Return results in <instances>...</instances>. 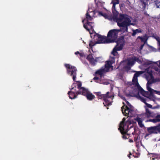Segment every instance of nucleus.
Returning a JSON list of instances; mask_svg holds the SVG:
<instances>
[{
	"instance_id": "obj_1",
	"label": "nucleus",
	"mask_w": 160,
	"mask_h": 160,
	"mask_svg": "<svg viewBox=\"0 0 160 160\" xmlns=\"http://www.w3.org/2000/svg\"><path fill=\"white\" fill-rule=\"evenodd\" d=\"M115 19L120 29H113L108 32L107 38L110 43L114 42L118 37V32L122 33L128 32V27L133 24L131 23L130 17L126 14H120L118 18L115 17Z\"/></svg>"
},
{
	"instance_id": "obj_2",
	"label": "nucleus",
	"mask_w": 160,
	"mask_h": 160,
	"mask_svg": "<svg viewBox=\"0 0 160 160\" xmlns=\"http://www.w3.org/2000/svg\"><path fill=\"white\" fill-rule=\"evenodd\" d=\"M95 94L98 96V98L103 99L104 101L103 104L105 106H109L111 105L112 101L109 99H111L112 100L114 97V93L112 92H108L106 93L102 94L101 92H95Z\"/></svg>"
},
{
	"instance_id": "obj_3",
	"label": "nucleus",
	"mask_w": 160,
	"mask_h": 160,
	"mask_svg": "<svg viewBox=\"0 0 160 160\" xmlns=\"http://www.w3.org/2000/svg\"><path fill=\"white\" fill-rule=\"evenodd\" d=\"M76 82L78 83L77 85H76V83H73L72 85V88L70 89H74L75 91H76V88L77 86V88L79 90L76 92V94H82L86 97L87 95L89 92L88 90L84 87H82V84L80 81H77Z\"/></svg>"
},
{
	"instance_id": "obj_4",
	"label": "nucleus",
	"mask_w": 160,
	"mask_h": 160,
	"mask_svg": "<svg viewBox=\"0 0 160 160\" xmlns=\"http://www.w3.org/2000/svg\"><path fill=\"white\" fill-rule=\"evenodd\" d=\"M142 71H139L136 72L134 75L132 79V84L135 86L137 87L138 88H140V91L141 93L143 96H145V95L148 93V92L145 91L140 86L138 82V77L140 75L143 73Z\"/></svg>"
},
{
	"instance_id": "obj_5",
	"label": "nucleus",
	"mask_w": 160,
	"mask_h": 160,
	"mask_svg": "<svg viewBox=\"0 0 160 160\" xmlns=\"http://www.w3.org/2000/svg\"><path fill=\"white\" fill-rule=\"evenodd\" d=\"M65 66L67 69V73L71 76H72L73 80L75 81L76 78V72L77 71L76 67L70 65L69 64H65Z\"/></svg>"
},
{
	"instance_id": "obj_6",
	"label": "nucleus",
	"mask_w": 160,
	"mask_h": 160,
	"mask_svg": "<svg viewBox=\"0 0 160 160\" xmlns=\"http://www.w3.org/2000/svg\"><path fill=\"white\" fill-rule=\"evenodd\" d=\"M125 102L129 107L127 106H123L121 107V109L124 115L125 116H128L129 113H131L134 110L133 107L128 101L126 100Z\"/></svg>"
},
{
	"instance_id": "obj_7",
	"label": "nucleus",
	"mask_w": 160,
	"mask_h": 160,
	"mask_svg": "<svg viewBox=\"0 0 160 160\" xmlns=\"http://www.w3.org/2000/svg\"><path fill=\"white\" fill-rule=\"evenodd\" d=\"M94 38H96V39L97 40L96 42V43H110L109 41H108V39L107 37L102 36L96 33L94 35Z\"/></svg>"
},
{
	"instance_id": "obj_8",
	"label": "nucleus",
	"mask_w": 160,
	"mask_h": 160,
	"mask_svg": "<svg viewBox=\"0 0 160 160\" xmlns=\"http://www.w3.org/2000/svg\"><path fill=\"white\" fill-rule=\"evenodd\" d=\"M125 120L126 118H124L119 124V128L118 129L120 130V132L122 134H125L127 132V131L125 130V129L126 128V124H127L128 122H127L126 123H125Z\"/></svg>"
},
{
	"instance_id": "obj_9",
	"label": "nucleus",
	"mask_w": 160,
	"mask_h": 160,
	"mask_svg": "<svg viewBox=\"0 0 160 160\" xmlns=\"http://www.w3.org/2000/svg\"><path fill=\"white\" fill-rule=\"evenodd\" d=\"M110 61H108L106 62L104 68L105 69L107 72H108L109 71L111 67H112L113 68L112 65L115 62V57H112Z\"/></svg>"
},
{
	"instance_id": "obj_10",
	"label": "nucleus",
	"mask_w": 160,
	"mask_h": 160,
	"mask_svg": "<svg viewBox=\"0 0 160 160\" xmlns=\"http://www.w3.org/2000/svg\"><path fill=\"white\" fill-rule=\"evenodd\" d=\"M147 130L150 134L157 133L160 131V127L158 126L151 127L147 128Z\"/></svg>"
},
{
	"instance_id": "obj_11",
	"label": "nucleus",
	"mask_w": 160,
	"mask_h": 160,
	"mask_svg": "<svg viewBox=\"0 0 160 160\" xmlns=\"http://www.w3.org/2000/svg\"><path fill=\"white\" fill-rule=\"evenodd\" d=\"M87 59L89 61L90 63L94 66L96 64V63L97 62L98 59L101 58H96L95 59L93 58L92 54H89L87 57Z\"/></svg>"
},
{
	"instance_id": "obj_12",
	"label": "nucleus",
	"mask_w": 160,
	"mask_h": 160,
	"mask_svg": "<svg viewBox=\"0 0 160 160\" xmlns=\"http://www.w3.org/2000/svg\"><path fill=\"white\" fill-rule=\"evenodd\" d=\"M122 48V46L121 45L120 46H116L113 49L111 53L114 56L116 57L117 58L119 57V55L117 52V51H120Z\"/></svg>"
},
{
	"instance_id": "obj_13",
	"label": "nucleus",
	"mask_w": 160,
	"mask_h": 160,
	"mask_svg": "<svg viewBox=\"0 0 160 160\" xmlns=\"http://www.w3.org/2000/svg\"><path fill=\"white\" fill-rule=\"evenodd\" d=\"M149 75L151 80H148L147 83V88L148 87H150L149 86L151 84L155 82V81H154L155 80L153 76V75L152 74V73H149Z\"/></svg>"
},
{
	"instance_id": "obj_14",
	"label": "nucleus",
	"mask_w": 160,
	"mask_h": 160,
	"mask_svg": "<svg viewBox=\"0 0 160 160\" xmlns=\"http://www.w3.org/2000/svg\"><path fill=\"white\" fill-rule=\"evenodd\" d=\"M76 92L69 91L68 92V94L69 95V98L71 99H74L77 98V95L78 94H76Z\"/></svg>"
},
{
	"instance_id": "obj_15",
	"label": "nucleus",
	"mask_w": 160,
	"mask_h": 160,
	"mask_svg": "<svg viewBox=\"0 0 160 160\" xmlns=\"http://www.w3.org/2000/svg\"><path fill=\"white\" fill-rule=\"evenodd\" d=\"M106 72H107L104 68L103 67H102L101 69L97 71L95 74L100 75V76L102 75Z\"/></svg>"
},
{
	"instance_id": "obj_16",
	"label": "nucleus",
	"mask_w": 160,
	"mask_h": 160,
	"mask_svg": "<svg viewBox=\"0 0 160 160\" xmlns=\"http://www.w3.org/2000/svg\"><path fill=\"white\" fill-rule=\"evenodd\" d=\"M147 89L148 91L150 92V95L151 96H152L153 95V92H155L156 94H160V92L154 90L151 88L150 87H147Z\"/></svg>"
},
{
	"instance_id": "obj_17",
	"label": "nucleus",
	"mask_w": 160,
	"mask_h": 160,
	"mask_svg": "<svg viewBox=\"0 0 160 160\" xmlns=\"http://www.w3.org/2000/svg\"><path fill=\"white\" fill-rule=\"evenodd\" d=\"M135 120L138 122V125L140 128L144 127V125L142 123V120L141 118L137 117L135 119Z\"/></svg>"
},
{
	"instance_id": "obj_18",
	"label": "nucleus",
	"mask_w": 160,
	"mask_h": 160,
	"mask_svg": "<svg viewBox=\"0 0 160 160\" xmlns=\"http://www.w3.org/2000/svg\"><path fill=\"white\" fill-rule=\"evenodd\" d=\"M142 5V8L144 10L146 8V5H148V2L149 0H140Z\"/></svg>"
},
{
	"instance_id": "obj_19",
	"label": "nucleus",
	"mask_w": 160,
	"mask_h": 160,
	"mask_svg": "<svg viewBox=\"0 0 160 160\" xmlns=\"http://www.w3.org/2000/svg\"><path fill=\"white\" fill-rule=\"evenodd\" d=\"M86 98L88 100L90 101L92 100L95 98V96L92 93H90L89 92L87 95Z\"/></svg>"
},
{
	"instance_id": "obj_20",
	"label": "nucleus",
	"mask_w": 160,
	"mask_h": 160,
	"mask_svg": "<svg viewBox=\"0 0 160 160\" xmlns=\"http://www.w3.org/2000/svg\"><path fill=\"white\" fill-rule=\"evenodd\" d=\"M135 96L137 97L138 99L140 100L142 102L144 103L145 104L147 103L146 102V100L145 98H144L141 97L139 95V93H138L136 95H135Z\"/></svg>"
},
{
	"instance_id": "obj_21",
	"label": "nucleus",
	"mask_w": 160,
	"mask_h": 160,
	"mask_svg": "<svg viewBox=\"0 0 160 160\" xmlns=\"http://www.w3.org/2000/svg\"><path fill=\"white\" fill-rule=\"evenodd\" d=\"M133 32L132 33V36H134L136 34L139 33H141L142 32V31L140 29H137L135 30H132Z\"/></svg>"
},
{
	"instance_id": "obj_22",
	"label": "nucleus",
	"mask_w": 160,
	"mask_h": 160,
	"mask_svg": "<svg viewBox=\"0 0 160 160\" xmlns=\"http://www.w3.org/2000/svg\"><path fill=\"white\" fill-rule=\"evenodd\" d=\"M145 110H146V114L148 117L151 116L152 115V112L149 110L146 107H145Z\"/></svg>"
},
{
	"instance_id": "obj_23",
	"label": "nucleus",
	"mask_w": 160,
	"mask_h": 160,
	"mask_svg": "<svg viewBox=\"0 0 160 160\" xmlns=\"http://www.w3.org/2000/svg\"><path fill=\"white\" fill-rule=\"evenodd\" d=\"M112 3L113 4L112 8H115V5L116 4L119 3V0H114L112 1Z\"/></svg>"
},
{
	"instance_id": "obj_24",
	"label": "nucleus",
	"mask_w": 160,
	"mask_h": 160,
	"mask_svg": "<svg viewBox=\"0 0 160 160\" xmlns=\"http://www.w3.org/2000/svg\"><path fill=\"white\" fill-rule=\"evenodd\" d=\"M86 18L87 19V20L88 21V20L91 21L92 19V18L91 17V16L89 14L88 12H87L86 14Z\"/></svg>"
},
{
	"instance_id": "obj_25",
	"label": "nucleus",
	"mask_w": 160,
	"mask_h": 160,
	"mask_svg": "<svg viewBox=\"0 0 160 160\" xmlns=\"http://www.w3.org/2000/svg\"><path fill=\"white\" fill-rule=\"evenodd\" d=\"M75 54L76 55L78 54L81 57H83L84 56V54L83 52L80 53L78 51L75 52Z\"/></svg>"
},
{
	"instance_id": "obj_26",
	"label": "nucleus",
	"mask_w": 160,
	"mask_h": 160,
	"mask_svg": "<svg viewBox=\"0 0 160 160\" xmlns=\"http://www.w3.org/2000/svg\"><path fill=\"white\" fill-rule=\"evenodd\" d=\"M97 44V43H96V42L94 43L92 41H90L89 45L90 48H92V46H94L96 44Z\"/></svg>"
},
{
	"instance_id": "obj_27",
	"label": "nucleus",
	"mask_w": 160,
	"mask_h": 160,
	"mask_svg": "<svg viewBox=\"0 0 160 160\" xmlns=\"http://www.w3.org/2000/svg\"><path fill=\"white\" fill-rule=\"evenodd\" d=\"M135 62L133 58L131 60H129L128 62V65H133L134 64Z\"/></svg>"
},
{
	"instance_id": "obj_28",
	"label": "nucleus",
	"mask_w": 160,
	"mask_h": 160,
	"mask_svg": "<svg viewBox=\"0 0 160 160\" xmlns=\"http://www.w3.org/2000/svg\"><path fill=\"white\" fill-rule=\"evenodd\" d=\"M154 3L155 5L157 6V8H159V6H160V1L156 0L155 1Z\"/></svg>"
},
{
	"instance_id": "obj_29",
	"label": "nucleus",
	"mask_w": 160,
	"mask_h": 160,
	"mask_svg": "<svg viewBox=\"0 0 160 160\" xmlns=\"http://www.w3.org/2000/svg\"><path fill=\"white\" fill-rule=\"evenodd\" d=\"M138 38L140 39V40H141V41L142 42H145L147 41V39L145 38H143V37H140V36H138Z\"/></svg>"
},
{
	"instance_id": "obj_30",
	"label": "nucleus",
	"mask_w": 160,
	"mask_h": 160,
	"mask_svg": "<svg viewBox=\"0 0 160 160\" xmlns=\"http://www.w3.org/2000/svg\"><path fill=\"white\" fill-rule=\"evenodd\" d=\"M149 121L153 123H156V122H158V119L156 117L155 118L152 119H150Z\"/></svg>"
},
{
	"instance_id": "obj_31",
	"label": "nucleus",
	"mask_w": 160,
	"mask_h": 160,
	"mask_svg": "<svg viewBox=\"0 0 160 160\" xmlns=\"http://www.w3.org/2000/svg\"><path fill=\"white\" fill-rule=\"evenodd\" d=\"M128 125H127V128H126V129H125V130L127 131V132L125 134H122L123 135L122 138H125V139L127 138V137L125 135H124L127 133L128 132V131L129 130V129H128Z\"/></svg>"
},
{
	"instance_id": "obj_32",
	"label": "nucleus",
	"mask_w": 160,
	"mask_h": 160,
	"mask_svg": "<svg viewBox=\"0 0 160 160\" xmlns=\"http://www.w3.org/2000/svg\"><path fill=\"white\" fill-rule=\"evenodd\" d=\"M83 27L84 28L87 30L88 31L89 30V28L88 27V25L87 24V23L83 24Z\"/></svg>"
},
{
	"instance_id": "obj_33",
	"label": "nucleus",
	"mask_w": 160,
	"mask_h": 160,
	"mask_svg": "<svg viewBox=\"0 0 160 160\" xmlns=\"http://www.w3.org/2000/svg\"><path fill=\"white\" fill-rule=\"evenodd\" d=\"M86 23L88 25L90 26L91 28H92V26L91 25V24L92 23V22H89L88 20H87Z\"/></svg>"
},
{
	"instance_id": "obj_34",
	"label": "nucleus",
	"mask_w": 160,
	"mask_h": 160,
	"mask_svg": "<svg viewBox=\"0 0 160 160\" xmlns=\"http://www.w3.org/2000/svg\"><path fill=\"white\" fill-rule=\"evenodd\" d=\"M145 105L147 106V107H148V108H152V106L149 104H148V103H147V102L145 104Z\"/></svg>"
},
{
	"instance_id": "obj_35",
	"label": "nucleus",
	"mask_w": 160,
	"mask_h": 160,
	"mask_svg": "<svg viewBox=\"0 0 160 160\" xmlns=\"http://www.w3.org/2000/svg\"><path fill=\"white\" fill-rule=\"evenodd\" d=\"M118 95L124 101H126V99L125 97L123 96L122 95H120L119 94Z\"/></svg>"
},
{
	"instance_id": "obj_36",
	"label": "nucleus",
	"mask_w": 160,
	"mask_h": 160,
	"mask_svg": "<svg viewBox=\"0 0 160 160\" xmlns=\"http://www.w3.org/2000/svg\"><path fill=\"white\" fill-rule=\"evenodd\" d=\"M152 64L151 62L150 61H148L145 62V64L146 65H148Z\"/></svg>"
},
{
	"instance_id": "obj_37",
	"label": "nucleus",
	"mask_w": 160,
	"mask_h": 160,
	"mask_svg": "<svg viewBox=\"0 0 160 160\" xmlns=\"http://www.w3.org/2000/svg\"><path fill=\"white\" fill-rule=\"evenodd\" d=\"M134 60V61L135 62V61H137V62H138V61H140V60L138 58H137V57H134V58H133Z\"/></svg>"
},
{
	"instance_id": "obj_38",
	"label": "nucleus",
	"mask_w": 160,
	"mask_h": 160,
	"mask_svg": "<svg viewBox=\"0 0 160 160\" xmlns=\"http://www.w3.org/2000/svg\"><path fill=\"white\" fill-rule=\"evenodd\" d=\"M157 118L158 119V122L160 121V114L159 115H158L156 116Z\"/></svg>"
},
{
	"instance_id": "obj_39",
	"label": "nucleus",
	"mask_w": 160,
	"mask_h": 160,
	"mask_svg": "<svg viewBox=\"0 0 160 160\" xmlns=\"http://www.w3.org/2000/svg\"><path fill=\"white\" fill-rule=\"evenodd\" d=\"M98 12L99 15H101L102 16H104L103 13L101 12Z\"/></svg>"
},
{
	"instance_id": "obj_40",
	"label": "nucleus",
	"mask_w": 160,
	"mask_h": 160,
	"mask_svg": "<svg viewBox=\"0 0 160 160\" xmlns=\"http://www.w3.org/2000/svg\"><path fill=\"white\" fill-rule=\"evenodd\" d=\"M138 136H136L135 137H134V141L135 142H137V140H138Z\"/></svg>"
},
{
	"instance_id": "obj_41",
	"label": "nucleus",
	"mask_w": 160,
	"mask_h": 160,
	"mask_svg": "<svg viewBox=\"0 0 160 160\" xmlns=\"http://www.w3.org/2000/svg\"><path fill=\"white\" fill-rule=\"evenodd\" d=\"M99 58H99L98 60V61L97 62H102L101 61L102 60V58L101 57H99Z\"/></svg>"
},
{
	"instance_id": "obj_42",
	"label": "nucleus",
	"mask_w": 160,
	"mask_h": 160,
	"mask_svg": "<svg viewBox=\"0 0 160 160\" xmlns=\"http://www.w3.org/2000/svg\"><path fill=\"white\" fill-rule=\"evenodd\" d=\"M99 79V78L98 77H95L93 79L94 80H98Z\"/></svg>"
},
{
	"instance_id": "obj_43",
	"label": "nucleus",
	"mask_w": 160,
	"mask_h": 160,
	"mask_svg": "<svg viewBox=\"0 0 160 160\" xmlns=\"http://www.w3.org/2000/svg\"><path fill=\"white\" fill-rule=\"evenodd\" d=\"M144 45V44H143V45H141V46H140V49H142V48H143V46Z\"/></svg>"
},
{
	"instance_id": "obj_44",
	"label": "nucleus",
	"mask_w": 160,
	"mask_h": 160,
	"mask_svg": "<svg viewBox=\"0 0 160 160\" xmlns=\"http://www.w3.org/2000/svg\"><path fill=\"white\" fill-rule=\"evenodd\" d=\"M132 155V154L130 152H129V154L128 155V156L129 158H131L130 155Z\"/></svg>"
},
{
	"instance_id": "obj_45",
	"label": "nucleus",
	"mask_w": 160,
	"mask_h": 160,
	"mask_svg": "<svg viewBox=\"0 0 160 160\" xmlns=\"http://www.w3.org/2000/svg\"><path fill=\"white\" fill-rule=\"evenodd\" d=\"M129 142H133V141L131 139L130 140Z\"/></svg>"
},
{
	"instance_id": "obj_46",
	"label": "nucleus",
	"mask_w": 160,
	"mask_h": 160,
	"mask_svg": "<svg viewBox=\"0 0 160 160\" xmlns=\"http://www.w3.org/2000/svg\"><path fill=\"white\" fill-rule=\"evenodd\" d=\"M145 14L146 15L148 16H149V15L148 14H147V13H145Z\"/></svg>"
},
{
	"instance_id": "obj_47",
	"label": "nucleus",
	"mask_w": 160,
	"mask_h": 160,
	"mask_svg": "<svg viewBox=\"0 0 160 160\" xmlns=\"http://www.w3.org/2000/svg\"><path fill=\"white\" fill-rule=\"evenodd\" d=\"M124 61H121V63H122V62H123Z\"/></svg>"
},
{
	"instance_id": "obj_48",
	"label": "nucleus",
	"mask_w": 160,
	"mask_h": 160,
	"mask_svg": "<svg viewBox=\"0 0 160 160\" xmlns=\"http://www.w3.org/2000/svg\"><path fill=\"white\" fill-rule=\"evenodd\" d=\"M133 157H135L134 156V155H133Z\"/></svg>"
},
{
	"instance_id": "obj_49",
	"label": "nucleus",
	"mask_w": 160,
	"mask_h": 160,
	"mask_svg": "<svg viewBox=\"0 0 160 160\" xmlns=\"http://www.w3.org/2000/svg\"><path fill=\"white\" fill-rule=\"evenodd\" d=\"M148 134H147L146 136H148Z\"/></svg>"
},
{
	"instance_id": "obj_50",
	"label": "nucleus",
	"mask_w": 160,
	"mask_h": 160,
	"mask_svg": "<svg viewBox=\"0 0 160 160\" xmlns=\"http://www.w3.org/2000/svg\"><path fill=\"white\" fill-rule=\"evenodd\" d=\"M84 22V20H83L82 21V22Z\"/></svg>"
},
{
	"instance_id": "obj_51",
	"label": "nucleus",
	"mask_w": 160,
	"mask_h": 160,
	"mask_svg": "<svg viewBox=\"0 0 160 160\" xmlns=\"http://www.w3.org/2000/svg\"><path fill=\"white\" fill-rule=\"evenodd\" d=\"M159 64H160V62H159Z\"/></svg>"
}]
</instances>
